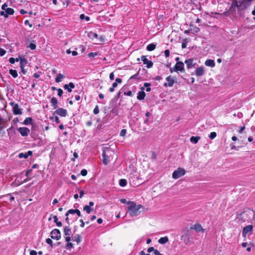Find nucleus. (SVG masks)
<instances>
[{"mask_svg":"<svg viewBox=\"0 0 255 255\" xmlns=\"http://www.w3.org/2000/svg\"><path fill=\"white\" fill-rule=\"evenodd\" d=\"M46 243L48 244L51 248H52L54 246V244H53V242L51 239L48 238L46 240Z\"/></svg>","mask_w":255,"mask_h":255,"instance_id":"58836bf2","label":"nucleus"},{"mask_svg":"<svg viewBox=\"0 0 255 255\" xmlns=\"http://www.w3.org/2000/svg\"><path fill=\"white\" fill-rule=\"evenodd\" d=\"M248 4H245L241 5L237 9V13L239 16L244 18L245 17L246 11L248 8Z\"/></svg>","mask_w":255,"mask_h":255,"instance_id":"39448f33","label":"nucleus"},{"mask_svg":"<svg viewBox=\"0 0 255 255\" xmlns=\"http://www.w3.org/2000/svg\"><path fill=\"white\" fill-rule=\"evenodd\" d=\"M170 55V51L168 49H166L164 51V55L165 57H168Z\"/></svg>","mask_w":255,"mask_h":255,"instance_id":"6e6d98bb","label":"nucleus"},{"mask_svg":"<svg viewBox=\"0 0 255 255\" xmlns=\"http://www.w3.org/2000/svg\"><path fill=\"white\" fill-rule=\"evenodd\" d=\"M73 245L72 243L68 242L65 247V248L67 249H72L73 248Z\"/></svg>","mask_w":255,"mask_h":255,"instance_id":"c03bdc74","label":"nucleus"},{"mask_svg":"<svg viewBox=\"0 0 255 255\" xmlns=\"http://www.w3.org/2000/svg\"><path fill=\"white\" fill-rule=\"evenodd\" d=\"M50 236L52 239L59 240L61 237V232L59 229H54L50 232Z\"/></svg>","mask_w":255,"mask_h":255,"instance_id":"20e7f679","label":"nucleus"},{"mask_svg":"<svg viewBox=\"0 0 255 255\" xmlns=\"http://www.w3.org/2000/svg\"><path fill=\"white\" fill-rule=\"evenodd\" d=\"M252 1V0H242L243 4H247L248 7L250 5Z\"/></svg>","mask_w":255,"mask_h":255,"instance_id":"37998d69","label":"nucleus"},{"mask_svg":"<svg viewBox=\"0 0 255 255\" xmlns=\"http://www.w3.org/2000/svg\"><path fill=\"white\" fill-rule=\"evenodd\" d=\"M9 61L11 64H14L15 62V58L11 57L9 59Z\"/></svg>","mask_w":255,"mask_h":255,"instance_id":"69168bd1","label":"nucleus"},{"mask_svg":"<svg viewBox=\"0 0 255 255\" xmlns=\"http://www.w3.org/2000/svg\"><path fill=\"white\" fill-rule=\"evenodd\" d=\"M57 91H58V94H57L58 95L59 97H61L63 93V90L59 88V89H58Z\"/></svg>","mask_w":255,"mask_h":255,"instance_id":"4d7b16f0","label":"nucleus"},{"mask_svg":"<svg viewBox=\"0 0 255 255\" xmlns=\"http://www.w3.org/2000/svg\"><path fill=\"white\" fill-rule=\"evenodd\" d=\"M124 94L129 97H132L133 96V94L132 93L131 91H129L128 92H125L124 93Z\"/></svg>","mask_w":255,"mask_h":255,"instance_id":"09e8293b","label":"nucleus"},{"mask_svg":"<svg viewBox=\"0 0 255 255\" xmlns=\"http://www.w3.org/2000/svg\"><path fill=\"white\" fill-rule=\"evenodd\" d=\"M37 253L34 250H32L30 252V255H37Z\"/></svg>","mask_w":255,"mask_h":255,"instance_id":"774afa93","label":"nucleus"},{"mask_svg":"<svg viewBox=\"0 0 255 255\" xmlns=\"http://www.w3.org/2000/svg\"><path fill=\"white\" fill-rule=\"evenodd\" d=\"M18 157L19 158H24L25 159H26V158H28L27 157V155H26V153H22V152L19 153Z\"/></svg>","mask_w":255,"mask_h":255,"instance_id":"49530a36","label":"nucleus"},{"mask_svg":"<svg viewBox=\"0 0 255 255\" xmlns=\"http://www.w3.org/2000/svg\"><path fill=\"white\" fill-rule=\"evenodd\" d=\"M6 53V51L3 49L0 48V56H3Z\"/></svg>","mask_w":255,"mask_h":255,"instance_id":"13d9d810","label":"nucleus"},{"mask_svg":"<svg viewBox=\"0 0 255 255\" xmlns=\"http://www.w3.org/2000/svg\"><path fill=\"white\" fill-rule=\"evenodd\" d=\"M88 36L89 38L92 39H93L94 38H97L98 37V34L93 31L89 32L88 33Z\"/></svg>","mask_w":255,"mask_h":255,"instance_id":"393cba45","label":"nucleus"},{"mask_svg":"<svg viewBox=\"0 0 255 255\" xmlns=\"http://www.w3.org/2000/svg\"><path fill=\"white\" fill-rule=\"evenodd\" d=\"M27 47L30 48L31 50H34L36 49V46L35 44L30 43Z\"/></svg>","mask_w":255,"mask_h":255,"instance_id":"79ce46f5","label":"nucleus"},{"mask_svg":"<svg viewBox=\"0 0 255 255\" xmlns=\"http://www.w3.org/2000/svg\"><path fill=\"white\" fill-rule=\"evenodd\" d=\"M253 225H248L245 227L242 231L243 236L244 237H246V235L248 233H249L250 235H252L253 234Z\"/></svg>","mask_w":255,"mask_h":255,"instance_id":"0eeeda50","label":"nucleus"},{"mask_svg":"<svg viewBox=\"0 0 255 255\" xmlns=\"http://www.w3.org/2000/svg\"><path fill=\"white\" fill-rule=\"evenodd\" d=\"M63 78L64 76L62 74H58L55 78V82L59 83L62 81Z\"/></svg>","mask_w":255,"mask_h":255,"instance_id":"473e14b6","label":"nucleus"},{"mask_svg":"<svg viewBox=\"0 0 255 255\" xmlns=\"http://www.w3.org/2000/svg\"><path fill=\"white\" fill-rule=\"evenodd\" d=\"M155 250V249H154V248L153 247H149V248H148L147 249V252H148V253H151V252H154V250Z\"/></svg>","mask_w":255,"mask_h":255,"instance_id":"052dcab7","label":"nucleus"},{"mask_svg":"<svg viewBox=\"0 0 255 255\" xmlns=\"http://www.w3.org/2000/svg\"><path fill=\"white\" fill-rule=\"evenodd\" d=\"M187 42L186 40H184V41L182 43L181 47L182 49L185 48L187 46Z\"/></svg>","mask_w":255,"mask_h":255,"instance_id":"bf43d9fd","label":"nucleus"},{"mask_svg":"<svg viewBox=\"0 0 255 255\" xmlns=\"http://www.w3.org/2000/svg\"><path fill=\"white\" fill-rule=\"evenodd\" d=\"M121 93V91H119L117 93V94L115 96V97L111 101L110 103H114V102H116V101H117L120 98Z\"/></svg>","mask_w":255,"mask_h":255,"instance_id":"72a5a7b5","label":"nucleus"},{"mask_svg":"<svg viewBox=\"0 0 255 255\" xmlns=\"http://www.w3.org/2000/svg\"><path fill=\"white\" fill-rule=\"evenodd\" d=\"M81 174L83 176H85L86 175H87V170L86 169H82L81 171Z\"/></svg>","mask_w":255,"mask_h":255,"instance_id":"603ef678","label":"nucleus"},{"mask_svg":"<svg viewBox=\"0 0 255 255\" xmlns=\"http://www.w3.org/2000/svg\"><path fill=\"white\" fill-rule=\"evenodd\" d=\"M146 94L144 91H139L138 92V95L137 96V99L138 100H142L145 98Z\"/></svg>","mask_w":255,"mask_h":255,"instance_id":"5701e85b","label":"nucleus"},{"mask_svg":"<svg viewBox=\"0 0 255 255\" xmlns=\"http://www.w3.org/2000/svg\"><path fill=\"white\" fill-rule=\"evenodd\" d=\"M22 124L24 125H32L33 124V120L30 117H27Z\"/></svg>","mask_w":255,"mask_h":255,"instance_id":"b1692460","label":"nucleus"},{"mask_svg":"<svg viewBox=\"0 0 255 255\" xmlns=\"http://www.w3.org/2000/svg\"><path fill=\"white\" fill-rule=\"evenodd\" d=\"M205 73L204 67L203 66L197 68L195 70V74L197 76H203Z\"/></svg>","mask_w":255,"mask_h":255,"instance_id":"4468645a","label":"nucleus"},{"mask_svg":"<svg viewBox=\"0 0 255 255\" xmlns=\"http://www.w3.org/2000/svg\"><path fill=\"white\" fill-rule=\"evenodd\" d=\"M191 229H194L197 232L204 231V229L202 228L201 225L199 223L195 224L193 228H191Z\"/></svg>","mask_w":255,"mask_h":255,"instance_id":"a211bd4d","label":"nucleus"},{"mask_svg":"<svg viewBox=\"0 0 255 255\" xmlns=\"http://www.w3.org/2000/svg\"><path fill=\"white\" fill-rule=\"evenodd\" d=\"M74 241L76 242L77 244H79L81 242V237L79 234H76L74 236Z\"/></svg>","mask_w":255,"mask_h":255,"instance_id":"f704fd0d","label":"nucleus"},{"mask_svg":"<svg viewBox=\"0 0 255 255\" xmlns=\"http://www.w3.org/2000/svg\"><path fill=\"white\" fill-rule=\"evenodd\" d=\"M205 64L207 66H209V67H214L215 66V63L214 60H211V59H207L205 61Z\"/></svg>","mask_w":255,"mask_h":255,"instance_id":"6ab92c4d","label":"nucleus"},{"mask_svg":"<svg viewBox=\"0 0 255 255\" xmlns=\"http://www.w3.org/2000/svg\"><path fill=\"white\" fill-rule=\"evenodd\" d=\"M80 18L82 20L85 19L87 21H89L90 19V17L85 16L84 14H81L80 15Z\"/></svg>","mask_w":255,"mask_h":255,"instance_id":"4c0bfd02","label":"nucleus"},{"mask_svg":"<svg viewBox=\"0 0 255 255\" xmlns=\"http://www.w3.org/2000/svg\"><path fill=\"white\" fill-rule=\"evenodd\" d=\"M73 156H74V158H72V159H71L72 161H74L75 158H78V153L76 152H74Z\"/></svg>","mask_w":255,"mask_h":255,"instance_id":"680f3d73","label":"nucleus"},{"mask_svg":"<svg viewBox=\"0 0 255 255\" xmlns=\"http://www.w3.org/2000/svg\"><path fill=\"white\" fill-rule=\"evenodd\" d=\"M111 148L109 147H104L102 151L103 163L107 165L109 162V156L107 154V152H111Z\"/></svg>","mask_w":255,"mask_h":255,"instance_id":"f03ea898","label":"nucleus"},{"mask_svg":"<svg viewBox=\"0 0 255 255\" xmlns=\"http://www.w3.org/2000/svg\"><path fill=\"white\" fill-rule=\"evenodd\" d=\"M63 88L64 89L67 90L68 92L71 93L72 92V89L75 88V85L73 83L70 82L69 84L64 85Z\"/></svg>","mask_w":255,"mask_h":255,"instance_id":"ddd939ff","label":"nucleus"},{"mask_svg":"<svg viewBox=\"0 0 255 255\" xmlns=\"http://www.w3.org/2000/svg\"><path fill=\"white\" fill-rule=\"evenodd\" d=\"M217 136V133L216 132H212L210 133V135H209V137L211 139H213L215 138Z\"/></svg>","mask_w":255,"mask_h":255,"instance_id":"a19ab883","label":"nucleus"},{"mask_svg":"<svg viewBox=\"0 0 255 255\" xmlns=\"http://www.w3.org/2000/svg\"><path fill=\"white\" fill-rule=\"evenodd\" d=\"M80 48L81 49V51L82 53H84L86 50V47L83 45H81L80 46Z\"/></svg>","mask_w":255,"mask_h":255,"instance_id":"e2e57ef3","label":"nucleus"},{"mask_svg":"<svg viewBox=\"0 0 255 255\" xmlns=\"http://www.w3.org/2000/svg\"><path fill=\"white\" fill-rule=\"evenodd\" d=\"M12 112L15 115H21L22 114V109L19 108V106L17 104H15L14 107H13Z\"/></svg>","mask_w":255,"mask_h":255,"instance_id":"f8f14e48","label":"nucleus"},{"mask_svg":"<svg viewBox=\"0 0 255 255\" xmlns=\"http://www.w3.org/2000/svg\"><path fill=\"white\" fill-rule=\"evenodd\" d=\"M193 60L191 58L185 60V63L186 64L187 68L188 69H190L194 67L196 64V63H193Z\"/></svg>","mask_w":255,"mask_h":255,"instance_id":"2eb2a0df","label":"nucleus"},{"mask_svg":"<svg viewBox=\"0 0 255 255\" xmlns=\"http://www.w3.org/2000/svg\"><path fill=\"white\" fill-rule=\"evenodd\" d=\"M111 113L114 114L115 116H118L119 114L118 110L116 107L113 108L111 111Z\"/></svg>","mask_w":255,"mask_h":255,"instance_id":"e433bc0d","label":"nucleus"},{"mask_svg":"<svg viewBox=\"0 0 255 255\" xmlns=\"http://www.w3.org/2000/svg\"><path fill=\"white\" fill-rule=\"evenodd\" d=\"M4 197L10 196V198L9 200L10 202H12V201H13L14 200V197L13 196H12L11 194H10V193L4 195Z\"/></svg>","mask_w":255,"mask_h":255,"instance_id":"8fccbe9b","label":"nucleus"},{"mask_svg":"<svg viewBox=\"0 0 255 255\" xmlns=\"http://www.w3.org/2000/svg\"><path fill=\"white\" fill-rule=\"evenodd\" d=\"M18 122V118H14L12 122V124L14 125V126H17V123Z\"/></svg>","mask_w":255,"mask_h":255,"instance_id":"5fc2aeb1","label":"nucleus"},{"mask_svg":"<svg viewBox=\"0 0 255 255\" xmlns=\"http://www.w3.org/2000/svg\"><path fill=\"white\" fill-rule=\"evenodd\" d=\"M127 133V130L126 129H123L120 132V136H124Z\"/></svg>","mask_w":255,"mask_h":255,"instance_id":"864d4df0","label":"nucleus"},{"mask_svg":"<svg viewBox=\"0 0 255 255\" xmlns=\"http://www.w3.org/2000/svg\"><path fill=\"white\" fill-rule=\"evenodd\" d=\"M92 117H90V120L86 122V125L88 127L91 126L92 124Z\"/></svg>","mask_w":255,"mask_h":255,"instance_id":"0e129e2a","label":"nucleus"},{"mask_svg":"<svg viewBox=\"0 0 255 255\" xmlns=\"http://www.w3.org/2000/svg\"><path fill=\"white\" fill-rule=\"evenodd\" d=\"M56 111H55L53 115L57 114V115L62 117H65L67 115V111L66 109L61 108H57Z\"/></svg>","mask_w":255,"mask_h":255,"instance_id":"423d86ee","label":"nucleus"},{"mask_svg":"<svg viewBox=\"0 0 255 255\" xmlns=\"http://www.w3.org/2000/svg\"><path fill=\"white\" fill-rule=\"evenodd\" d=\"M129 206L128 207L129 215L131 217L136 216L138 215V210L142 207L141 205H136L133 201H128Z\"/></svg>","mask_w":255,"mask_h":255,"instance_id":"f257e3e1","label":"nucleus"},{"mask_svg":"<svg viewBox=\"0 0 255 255\" xmlns=\"http://www.w3.org/2000/svg\"><path fill=\"white\" fill-rule=\"evenodd\" d=\"M166 81L168 83H164L163 85L164 87H167L169 86L170 87H172L175 81L171 77V76H169L166 78Z\"/></svg>","mask_w":255,"mask_h":255,"instance_id":"9b49d317","label":"nucleus"},{"mask_svg":"<svg viewBox=\"0 0 255 255\" xmlns=\"http://www.w3.org/2000/svg\"><path fill=\"white\" fill-rule=\"evenodd\" d=\"M7 131L8 134H9L10 132H12V131H13L14 132H15L14 128H13V126H11L9 128H8L7 129Z\"/></svg>","mask_w":255,"mask_h":255,"instance_id":"3c124183","label":"nucleus"},{"mask_svg":"<svg viewBox=\"0 0 255 255\" xmlns=\"http://www.w3.org/2000/svg\"><path fill=\"white\" fill-rule=\"evenodd\" d=\"M186 173V171L182 168L179 167L177 170L174 171L172 173V178L174 179H178L183 176Z\"/></svg>","mask_w":255,"mask_h":255,"instance_id":"7ed1b4c3","label":"nucleus"},{"mask_svg":"<svg viewBox=\"0 0 255 255\" xmlns=\"http://www.w3.org/2000/svg\"><path fill=\"white\" fill-rule=\"evenodd\" d=\"M93 113L95 115H97L99 113V108L98 105H96V107H95L93 111Z\"/></svg>","mask_w":255,"mask_h":255,"instance_id":"de8ad7c7","label":"nucleus"},{"mask_svg":"<svg viewBox=\"0 0 255 255\" xmlns=\"http://www.w3.org/2000/svg\"><path fill=\"white\" fill-rule=\"evenodd\" d=\"M27 63V61L26 59L24 57L20 58V67H24Z\"/></svg>","mask_w":255,"mask_h":255,"instance_id":"a878e982","label":"nucleus"},{"mask_svg":"<svg viewBox=\"0 0 255 255\" xmlns=\"http://www.w3.org/2000/svg\"><path fill=\"white\" fill-rule=\"evenodd\" d=\"M17 130L22 136H27L30 133V129L26 127H20Z\"/></svg>","mask_w":255,"mask_h":255,"instance_id":"1a4fd4ad","label":"nucleus"},{"mask_svg":"<svg viewBox=\"0 0 255 255\" xmlns=\"http://www.w3.org/2000/svg\"><path fill=\"white\" fill-rule=\"evenodd\" d=\"M63 232L65 236H70L71 234V230L69 226H65L63 228Z\"/></svg>","mask_w":255,"mask_h":255,"instance_id":"aec40b11","label":"nucleus"},{"mask_svg":"<svg viewBox=\"0 0 255 255\" xmlns=\"http://www.w3.org/2000/svg\"><path fill=\"white\" fill-rule=\"evenodd\" d=\"M168 241H169V240H168V237H162V238H160L158 242L159 244L163 245V244L166 243L167 242H168Z\"/></svg>","mask_w":255,"mask_h":255,"instance_id":"bb28decb","label":"nucleus"},{"mask_svg":"<svg viewBox=\"0 0 255 255\" xmlns=\"http://www.w3.org/2000/svg\"><path fill=\"white\" fill-rule=\"evenodd\" d=\"M200 139V136H192L190 137V141L193 143H197L199 140Z\"/></svg>","mask_w":255,"mask_h":255,"instance_id":"cd10ccee","label":"nucleus"},{"mask_svg":"<svg viewBox=\"0 0 255 255\" xmlns=\"http://www.w3.org/2000/svg\"><path fill=\"white\" fill-rule=\"evenodd\" d=\"M236 7H234L233 6L231 5L229 9L225 12V14L227 15H234V13H235L236 12Z\"/></svg>","mask_w":255,"mask_h":255,"instance_id":"dca6fc26","label":"nucleus"},{"mask_svg":"<svg viewBox=\"0 0 255 255\" xmlns=\"http://www.w3.org/2000/svg\"><path fill=\"white\" fill-rule=\"evenodd\" d=\"M139 71H140V69L138 70V71L135 74L131 76L129 78V80H131V79L139 80V79H140L141 78V77L139 76Z\"/></svg>","mask_w":255,"mask_h":255,"instance_id":"c756f323","label":"nucleus"},{"mask_svg":"<svg viewBox=\"0 0 255 255\" xmlns=\"http://www.w3.org/2000/svg\"><path fill=\"white\" fill-rule=\"evenodd\" d=\"M84 211H85L87 214H90L92 211L93 210V208H91L90 206L85 205L83 208Z\"/></svg>","mask_w":255,"mask_h":255,"instance_id":"2f4dec72","label":"nucleus"},{"mask_svg":"<svg viewBox=\"0 0 255 255\" xmlns=\"http://www.w3.org/2000/svg\"><path fill=\"white\" fill-rule=\"evenodd\" d=\"M98 55V52H90L88 54V57L90 58H93Z\"/></svg>","mask_w":255,"mask_h":255,"instance_id":"a18cd8bd","label":"nucleus"},{"mask_svg":"<svg viewBox=\"0 0 255 255\" xmlns=\"http://www.w3.org/2000/svg\"><path fill=\"white\" fill-rule=\"evenodd\" d=\"M141 60L143 61V63L144 64L146 65V67L147 68H150L153 66V62L150 60H148L146 58V56L142 55L141 57Z\"/></svg>","mask_w":255,"mask_h":255,"instance_id":"9d476101","label":"nucleus"},{"mask_svg":"<svg viewBox=\"0 0 255 255\" xmlns=\"http://www.w3.org/2000/svg\"><path fill=\"white\" fill-rule=\"evenodd\" d=\"M119 184L121 187H125L127 184V181L125 179H121L119 181Z\"/></svg>","mask_w":255,"mask_h":255,"instance_id":"c9c22d12","label":"nucleus"},{"mask_svg":"<svg viewBox=\"0 0 255 255\" xmlns=\"http://www.w3.org/2000/svg\"><path fill=\"white\" fill-rule=\"evenodd\" d=\"M76 209H70L65 214V216H68L69 214H75Z\"/></svg>","mask_w":255,"mask_h":255,"instance_id":"ea45409f","label":"nucleus"},{"mask_svg":"<svg viewBox=\"0 0 255 255\" xmlns=\"http://www.w3.org/2000/svg\"><path fill=\"white\" fill-rule=\"evenodd\" d=\"M9 73L14 78H16L18 76L17 72L16 70L10 69Z\"/></svg>","mask_w":255,"mask_h":255,"instance_id":"7c9ffc66","label":"nucleus"},{"mask_svg":"<svg viewBox=\"0 0 255 255\" xmlns=\"http://www.w3.org/2000/svg\"><path fill=\"white\" fill-rule=\"evenodd\" d=\"M245 129V126L244 125L243 126L241 127L239 130V132L240 133H242L244 130Z\"/></svg>","mask_w":255,"mask_h":255,"instance_id":"338daca9","label":"nucleus"},{"mask_svg":"<svg viewBox=\"0 0 255 255\" xmlns=\"http://www.w3.org/2000/svg\"><path fill=\"white\" fill-rule=\"evenodd\" d=\"M174 71L178 72V71H184V64L182 62H177L173 67Z\"/></svg>","mask_w":255,"mask_h":255,"instance_id":"6e6552de","label":"nucleus"},{"mask_svg":"<svg viewBox=\"0 0 255 255\" xmlns=\"http://www.w3.org/2000/svg\"><path fill=\"white\" fill-rule=\"evenodd\" d=\"M5 17L7 18L9 15L13 14L14 11L13 9H12L11 8H7L5 9Z\"/></svg>","mask_w":255,"mask_h":255,"instance_id":"4be33fe9","label":"nucleus"},{"mask_svg":"<svg viewBox=\"0 0 255 255\" xmlns=\"http://www.w3.org/2000/svg\"><path fill=\"white\" fill-rule=\"evenodd\" d=\"M156 48V45L154 43H150L148 44L146 47L147 50L151 51L154 50Z\"/></svg>","mask_w":255,"mask_h":255,"instance_id":"c85d7f7f","label":"nucleus"},{"mask_svg":"<svg viewBox=\"0 0 255 255\" xmlns=\"http://www.w3.org/2000/svg\"><path fill=\"white\" fill-rule=\"evenodd\" d=\"M51 103L52 104V106L53 107L54 109H56L58 108V101L55 97H53L51 98Z\"/></svg>","mask_w":255,"mask_h":255,"instance_id":"412c9836","label":"nucleus"},{"mask_svg":"<svg viewBox=\"0 0 255 255\" xmlns=\"http://www.w3.org/2000/svg\"><path fill=\"white\" fill-rule=\"evenodd\" d=\"M232 1L231 5L236 7L237 9L243 4L242 0H232Z\"/></svg>","mask_w":255,"mask_h":255,"instance_id":"f3484780","label":"nucleus"}]
</instances>
